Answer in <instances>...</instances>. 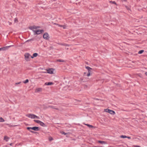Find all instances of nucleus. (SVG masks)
Wrapping results in <instances>:
<instances>
[{"label":"nucleus","instance_id":"nucleus-37","mask_svg":"<svg viewBox=\"0 0 147 147\" xmlns=\"http://www.w3.org/2000/svg\"><path fill=\"white\" fill-rule=\"evenodd\" d=\"M126 8L128 10H130V8L127 6H126Z\"/></svg>","mask_w":147,"mask_h":147},{"label":"nucleus","instance_id":"nucleus-15","mask_svg":"<svg viewBox=\"0 0 147 147\" xmlns=\"http://www.w3.org/2000/svg\"><path fill=\"white\" fill-rule=\"evenodd\" d=\"M86 125H87V126H88V127H89V128H95V127L92 125H90L89 124H85Z\"/></svg>","mask_w":147,"mask_h":147},{"label":"nucleus","instance_id":"nucleus-40","mask_svg":"<svg viewBox=\"0 0 147 147\" xmlns=\"http://www.w3.org/2000/svg\"><path fill=\"white\" fill-rule=\"evenodd\" d=\"M20 83H21V82H18V83H16V84H20Z\"/></svg>","mask_w":147,"mask_h":147},{"label":"nucleus","instance_id":"nucleus-39","mask_svg":"<svg viewBox=\"0 0 147 147\" xmlns=\"http://www.w3.org/2000/svg\"><path fill=\"white\" fill-rule=\"evenodd\" d=\"M8 23L9 24V25H11L12 24V23L9 22H8Z\"/></svg>","mask_w":147,"mask_h":147},{"label":"nucleus","instance_id":"nucleus-46","mask_svg":"<svg viewBox=\"0 0 147 147\" xmlns=\"http://www.w3.org/2000/svg\"><path fill=\"white\" fill-rule=\"evenodd\" d=\"M54 109H56V110H59L58 109V108H55Z\"/></svg>","mask_w":147,"mask_h":147},{"label":"nucleus","instance_id":"nucleus-50","mask_svg":"<svg viewBox=\"0 0 147 147\" xmlns=\"http://www.w3.org/2000/svg\"><path fill=\"white\" fill-rule=\"evenodd\" d=\"M132 63H134V61H133L132 62Z\"/></svg>","mask_w":147,"mask_h":147},{"label":"nucleus","instance_id":"nucleus-43","mask_svg":"<svg viewBox=\"0 0 147 147\" xmlns=\"http://www.w3.org/2000/svg\"><path fill=\"white\" fill-rule=\"evenodd\" d=\"M12 144H13V143H10V144H9V145H10V146H12Z\"/></svg>","mask_w":147,"mask_h":147},{"label":"nucleus","instance_id":"nucleus-44","mask_svg":"<svg viewBox=\"0 0 147 147\" xmlns=\"http://www.w3.org/2000/svg\"><path fill=\"white\" fill-rule=\"evenodd\" d=\"M135 146L136 147H140V146Z\"/></svg>","mask_w":147,"mask_h":147},{"label":"nucleus","instance_id":"nucleus-4","mask_svg":"<svg viewBox=\"0 0 147 147\" xmlns=\"http://www.w3.org/2000/svg\"><path fill=\"white\" fill-rule=\"evenodd\" d=\"M104 110L105 112L108 113L111 115H114L115 113L114 111L108 109H105Z\"/></svg>","mask_w":147,"mask_h":147},{"label":"nucleus","instance_id":"nucleus-9","mask_svg":"<svg viewBox=\"0 0 147 147\" xmlns=\"http://www.w3.org/2000/svg\"><path fill=\"white\" fill-rule=\"evenodd\" d=\"M54 70L53 68H50L48 69H47V73L50 74H53V71Z\"/></svg>","mask_w":147,"mask_h":147},{"label":"nucleus","instance_id":"nucleus-19","mask_svg":"<svg viewBox=\"0 0 147 147\" xmlns=\"http://www.w3.org/2000/svg\"><path fill=\"white\" fill-rule=\"evenodd\" d=\"M53 140V139L52 137H51V136H50L49 137V140L50 141H51L52 140Z\"/></svg>","mask_w":147,"mask_h":147},{"label":"nucleus","instance_id":"nucleus-34","mask_svg":"<svg viewBox=\"0 0 147 147\" xmlns=\"http://www.w3.org/2000/svg\"><path fill=\"white\" fill-rule=\"evenodd\" d=\"M39 119V117L36 115L35 116V119Z\"/></svg>","mask_w":147,"mask_h":147},{"label":"nucleus","instance_id":"nucleus-1","mask_svg":"<svg viewBox=\"0 0 147 147\" xmlns=\"http://www.w3.org/2000/svg\"><path fill=\"white\" fill-rule=\"evenodd\" d=\"M25 59L26 61H30V57L31 56L28 53H26L24 55Z\"/></svg>","mask_w":147,"mask_h":147},{"label":"nucleus","instance_id":"nucleus-49","mask_svg":"<svg viewBox=\"0 0 147 147\" xmlns=\"http://www.w3.org/2000/svg\"><path fill=\"white\" fill-rule=\"evenodd\" d=\"M80 80H81V81H82V80H83V79H82L81 78V79H80Z\"/></svg>","mask_w":147,"mask_h":147},{"label":"nucleus","instance_id":"nucleus-25","mask_svg":"<svg viewBox=\"0 0 147 147\" xmlns=\"http://www.w3.org/2000/svg\"><path fill=\"white\" fill-rule=\"evenodd\" d=\"M144 52V51L143 50H141L139 51L138 53L139 54H142Z\"/></svg>","mask_w":147,"mask_h":147},{"label":"nucleus","instance_id":"nucleus-36","mask_svg":"<svg viewBox=\"0 0 147 147\" xmlns=\"http://www.w3.org/2000/svg\"><path fill=\"white\" fill-rule=\"evenodd\" d=\"M49 107H50L51 108L53 109H54L55 108H54V107L53 106H49Z\"/></svg>","mask_w":147,"mask_h":147},{"label":"nucleus","instance_id":"nucleus-22","mask_svg":"<svg viewBox=\"0 0 147 147\" xmlns=\"http://www.w3.org/2000/svg\"><path fill=\"white\" fill-rule=\"evenodd\" d=\"M88 70L90 69H92L88 66H86L85 67Z\"/></svg>","mask_w":147,"mask_h":147},{"label":"nucleus","instance_id":"nucleus-13","mask_svg":"<svg viewBox=\"0 0 147 147\" xmlns=\"http://www.w3.org/2000/svg\"><path fill=\"white\" fill-rule=\"evenodd\" d=\"M38 55V54L36 53H34L32 56H31V57L33 58L34 57H36Z\"/></svg>","mask_w":147,"mask_h":147},{"label":"nucleus","instance_id":"nucleus-16","mask_svg":"<svg viewBox=\"0 0 147 147\" xmlns=\"http://www.w3.org/2000/svg\"><path fill=\"white\" fill-rule=\"evenodd\" d=\"M98 142L102 144H106V142L103 141H98Z\"/></svg>","mask_w":147,"mask_h":147},{"label":"nucleus","instance_id":"nucleus-23","mask_svg":"<svg viewBox=\"0 0 147 147\" xmlns=\"http://www.w3.org/2000/svg\"><path fill=\"white\" fill-rule=\"evenodd\" d=\"M4 119L2 117H0V122L4 121Z\"/></svg>","mask_w":147,"mask_h":147},{"label":"nucleus","instance_id":"nucleus-28","mask_svg":"<svg viewBox=\"0 0 147 147\" xmlns=\"http://www.w3.org/2000/svg\"><path fill=\"white\" fill-rule=\"evenodd\" d=\"M67 27V26L66 25H63V29H65L66 28V27Z\"/></svg>","mask_w":147,"mask_h":147},{"label":"nucleus","instance_id":"nucleus-42","mask_svg":"<svg viewBox=\"0 0 147 147\" xmlns=\"http://www.w3.org/2000/svg\"><path fill=\"white\" fill-rule=\"evenodd\" d=\"M63 25H59V26L61 27H63Z\"/></svg>","mask_w":147,"mask_h":147},{"label":"nucleus","instance_id":"nucleus-21","mask_svg":"<svg viewBox=\"0 0 147 147\" xmlns=\"http://www.w3.org/2000/svg\"><path fill=\"white\" fill-rule=\"evenodd\" d=\"M109 3H112L113 4H115L116 5H117V3H116V2L114 1H109Z\"/></svg>","mask_w":147,"mask_h":147},{"label":"nucleus","instance_id":"nucleus-32","mask_svg":"<svg viewBox=\"0 0 147 147\" xmlns=\"http://www.w3.org/2000/svg\"><path fill=\"white\" fill-rule=\"evenodd\" d=\"M91 70H92V69H90V70H88V73H89L90 74V73H91Z\"/></svg>","mask_w":147,"mask_h":147},{"label":"nucleus","instance_id":"nucleus-12","mask_svg":"<svg viewBox=\"0 0 147 147\" xmlns=\"http://www.w3.org/2000/svg\"><path fill=\"white\" fill-rule=\"evenodd\" d=\"M53 83H52V82H49L48 83L46 82L45 84V85H48V86L51 85H53Z\"/></svg>","mask_w":147,"mask_h":147},{"label":"nucleus","instance_id":"nucleus-45","mask_svg":"<svg viewBox=\"0 0 147 147\" xmlns=\"http://www.w3.org/2000/svg\"><path fill=\"white\" fill-rule=\"evenodd\" d=\"M93 147H102V146L97 147V146H93Z\"/></svg>","mask_w":147,"mask_h":147},{"label":"nucleus","instance_id":"nucleus-11","mask_svg":"<svg viewBox=\"0 0 147 147\" xmlns=\"http://www.w3.org/2000/svg\"><path fill=\"white\" fill-rule=\"evenodd\" d=\"M32 129L35 131H38L39 130V128L37 127H32Z\"/></svg>","mask_w":147,"mask_h":147},{"label":"nucleus","instance_id":"nucleus-3","mask_svg":"<svg viewBox=\"0 0 147 147\" xmlns=\"http://www.w3.org/2000/svg\"><path fill=\"white\" fill-rule=\"evenodd\" d=\"M34 121L36 123L39 124L42 126L44 127L46 126V125L44 123L40 120H34Z\"/></svg>","mask_w":147,"mask_h":147},{"label":"nucleus","instance_id":"nucleus-18","mask_svg":"<svg viewBox=\"0 0 147 147\" xmlns=\"http://www.w3.org/2000/svg\"><path fill=\"white\" fill-rule=\"evenodd\" d=\"M56 61L62 62H64V61L62 59H58Z\"/></svg>","mask_w":147,"mask_h":147},{"label":"nucleus","instance_id":"nucleus-27","mask_svg":"<svg viewBox=\"0 0 147 147\" xmlns=\"http://www.w3.org/2000/svg\"><path fill=\"white\" fill-rule=\"evenodd\" d=\"M34 40L33 39V38H32V39H29V40H26V42H29V41H30L31 40Z\"/></svg>","mask_w":147,"mask_h":147},{"label":"nucleus","instance_id":"nucleus-2","mask_svg":"<svg viewBox=\"0 0 147 147\" xmlns=\"http://www.w3.org/2000/svg\"><path fill=\"white\" fill-rule=\"evenodd\" d=\"M39 26H31L29 27V28L32 30L34 32L37 29L40 28Z\"/></svg>","mask_w":147,"mask_h":147},{"label":"nucleus","instance_id":"nucleus-20","mask_svg":"<svg viewBox=\"0 0 147 147\" xmlns=\"http://www.w3.org/2000/svg\"><path fill=\"white\" fill-rule=\"evenodd\" d=\"M61 45H64L66 46H69L70 45L69 44H61Z\"/></svg>","mask_w":147,"mask_h":147},{"label":"nucleus","instance_id":"nucleus-35","mask_svg":"<svg viewBox=\"0 0 147 147\" xmlns=\"http://www.w3.org/2000/svg\"><path fill=\"white\" fill-rule=\"evenodd\" d=\"M90 75H91L89 73H88V74H87V76L88 77H89Z\"/></svg>","mask_w":147,"mask_h":147},{"label":"nucleus","instance_id":"nucleus-48","mask_svg":"<svg viewBox=\"0 0 147 147\" xmlns=\"http://www.w3.org/2000/svg\"><path fill=\"white\" fill-rule=\"evenodd\" d=\"M145 74H146V76H147V72H146V73H145Z\"/></svg>","mask_w":147,"mask_h":147},{"label":"nucleus","instance_id":"nucleus-31","mask_svg":"<svg viewBox=\"0 0 147 147\" xmlns=\"http://www.w3.org/2000/svg\"><path fill=\"white\" fill-rule=\"evenodd\" d=\"M53 49H54V47L53 46H51L50 47V49L51 50Z\"/></svg>","mask_w":147,"mask_h":147},{"label":"nucleus","instance_id":"nucleus-47","mask_svg":"<svg viewBox=\"0 0 147 147\" xmlns=\"http://www.w3.org/2000/svg\"><path fill=\"white\" fill-rule=\"evenodd\" d=\"M86 74V72H84V75H85Z\"/></svg>","mask_w":147,"mask_h":147},{"label":"nucleus","instance_id":"nucleus-10","mask_svg":"<svg viewBox=\"0 0 147 147\" xmlns=\"http://www.w3.org/2000/svg\"><path fill=\"white\" fill-rule=\"evenodd\" d=\"M42 91V89L41 88H37L36 89L35 91V93H38L41 92Z\"/></svg>","mask_w":147,"mask_h":147},{"label":"nucleus","instance_id":"nucleus-38","mask_svg":"<svg viewBox=\"0 0 147 147\" xmlns=\"http://www.w3.org/2000/svg\"><path fill=\"white\" fill-rule=\"evenodd\" d=\"M54 24H55V25H57L58 26H59V25H60L59 24H56V23H54Z\"/></svg>","mask_w":147,"mask_h":147},{"label":"nucleus","instance_id":"nucleus-5","mask_svg":"<svg viewBox=\"0 0 147 147\" xmlns=\"http://www.w3.org/2000/svg\"><path fill=\"white\" fill-rule=\"evenodd\" d=\"M35 115L32 114H29L26 115L27 117L32 119H35Z\"/></svg>","mask_w":147,"mask_h":147},{"label":"nucleus","instance_id":"nucleus-26","mask_svg":"<svg viewBox=\"0 0 147 147\" xmlns=\"http://www.w3.org/2000/svg\"><path fill=\"white\" fill-rule=\"evenodd\" d=\"M120 137L123 138H127V136H125L121 135L120 136Z\"/></svg>","mask_w":147,"mask_h":147},{"label":"nucleus","instance_id":"nucleus-51","mask_svg":"<svg viewBox=\"0 0 147 147\" xmlns=\"http://www.w3.org/2000/svg\"><path fill=\"white\" fill-rule=\"evenodd\" d=\"M43 72L45 73H46V72Z\"/></svg>","mask_w":147,"mask_h":147},{"label":"nucleus","instance_id":"nucleus-14","mask_svg":"<svg viewBox=\"0 0 147 147\" xmlns=\"http://www.w3.org/2000/svg\"><path fill=\"white\" fill-rule=\"evenodd\" d=\"M9 139V138L7 136H5L4 138V140H5L6 142H7L8 140Z\"/></svg>","mask_w":147,"mask_h":147},{"label":"nucleus","instance_id":"nucleus-8","mask_svg":"<svg viewBox=\"0 0 147 147\" xmlns=\"http://www.w3.org/2000/svg\"><path fill=\"white\" fill-rule=\"evenodd\" d=\"M12 46H8L5 47H3L0 48V51H5L7 50L8 48H9Z\"/></svg>","mask_w":147,"mask_h":147},{"label":"nucleus","instance_id":"nucleus-52","mask_svg":"<svg viewBox=\"0 0 147 147\" xmlns=\"http://www.w3.org/2000/svg\"><path fill=\"white\" fill-rule=\"evenodd\" d=\"M86 87H87V86H86Z\"/></svg>","mask_w":147,"mask_h":147},{"label":"nucleus","instance_id":"nucleus-29","mask_svg":"<svg viewBox=\"0 0 147 147\" xmlns=\"http://www.w3.org/2000/svg\"><path fill=\"white\" fill-rule=\"evenodd\" d=\"M61 133L62 134H64L65 135L67 134V133H65L64 131H62V132H61Z\"/></svg>","mask_w":147,"mask_h":147},{"label":"nucleus","instance_id":"nucleus-7","mask_svg":"<svg viewBox=\"0 0 147 147\" xmlns=\"http://www.w3.org/2000/svg\"><path fill=\"white\" fill-rule=\"evenodd\" d=\"M44 31L43 30H36V31H35V32H34V35H36V34H40V33H42V32H43Z\"/></svg>","mask_w":147,"mask_h":147},{"label":"nucleus","instance_id":"nucleus-24","mask_svg":"<svg viewBox=\"0 0 147 147\" xmlns=\"http://www.w3.org/2000/svg\"><path fill=\"white\" fill-rule=\"evenodd\" d=\"M29 80L28 79H26L25 80V81H23V83L24 84H26V83H27L28 82Z\"/></svg>","mask_w":147,"mask_h":147},{"label":"nucleus","instance_id":"nucleus-6","mask_svg":"<svg viewBox=\"0 0 147 147\" xmlns=\"http://www.w3.org/2000/svg\"><path fill=\"white\" fill-rule=\"evenodd\" d=\"M43 37L46 40L49 39V35L48 33L47 32H46L43 35Z\"/></svg>","mask_w":147,"mask_h":147},{"label":"nucleus","instance_id":"nucleus-30","mask_svg":"<svg viewBox=\"0 0 147 147\" xmlns=\"http://www.w3.org/2000/svg\"><path fill=\"white\" fill-rule=\"evenodd\" d=\"M32 127H27V129L28 130H29L30 129H32Z\"/></svg>","mask_w":147,"mask_h":147},{"label":"nucleus","instance_id":"nucleus-33","mask_svg":"<svg viewBox=\"0 0 147 147\" xmlns=\"http://www.w3.org/2000/svg\"><path fill=\"white\" fill-rule=\"evenodd\" d=\"M30 131L32 133H36V132H35V131H31V130H30Z\"/></svg>","mask_w":147,"mask_h":147},{"label":"nucleus","instance_id":"nucleus-17","mask_svg":"<svg viewBox=\"0 0 147 147\" xmlns=\"http://www.w3.org/2000/svg\"><path fill=\"white\" fill-rule=\"evenodd\" d=\"M14 22L15 23H17L18 22V20L17 18H15L14 19Z\"/></svg>","mask_w":147,"mask_h":147},{"label":"nucleus","instance_id":"nucleus-41","mask_svg":"<svg viewBox=\"0 0 147 147\" xmlns=\"http://www.w3.org/2000/svg\"><path fill=\"white\" fill-rule=\"evenodd\" d=\"M127 138L128 139H130L131 138L130 137H129V136H127V138Z\"/></svg>","mask_w":147,"mask_h":147}]
</instances>
